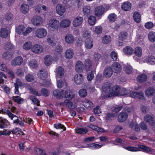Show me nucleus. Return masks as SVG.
<instances>
[{
  "label": "nucleus",
  "mask_w": 155,
  "mask_h": 155,
  "mask_svg": "<svg viewBox=\"0 0 155 155\" xmlns=\"http://www.w3.org/2000/svg\"><path fill=\"white\" fill-rule=\"evenodd\" d=\"M66 8L61 4H58L56 7V11L59 15H61L65 11Z\"/></svg>",
  "instance_id": "nucleus-10"
},
{
  "label": "nucleus",
  "mask_w": 155,
  "mask_h": 155,
  "mask_svg": "<svg viewBox=\"0 0 155 155\" xmlns=\"http://www.w3.org/2000/svg\"><path fill=\"white\" fill-rule=\"evenodd\" d=\"M84 79V77L81 74H76L74 77V82L77 84H82Z\"/></svg>",
  "instance_id": "nucleus-4"
},
{
  "label": "nucleus",
  "mask_w": 155,
  "mask_h": 155,
  "mask_svg": "<svg viewBox=\"0 0 155 155\" xmlns=\"http://www.w3.org/2000/svg\"><path fill=\"white\" fill-rule=\"evenodd\" d=\"M52 58L49 55L46 56L45 58V63L47 66H49L51 63Z\"/></svg>",
  "instance_id": "nucleus-39"
},
{
  "label": "nucleus",
  "mask_w": 155,
  "mask_h": 155,
  "mask_svg": "<svg viewBox=\"0 0 155 155\" xmlns=\"http://www.w3.org/2000/svg\"><path fill=\"white\" fill-rule=\"evenodd\" d=\"M113 73L112 69L110 67H106L104 71V75L106 78L110 77L112 75Z\"/></svg>",
  "instance_id": "nucleus-11"
},
{
  "label": "nucleus",
  "mask_w": 155,
  "mask_h": 155,
  "mask_svg": "<svg viewBox=\"0 0 155 155\" xmlns=\"http://www.w3.org/2000/svg\"><path fill=\"white\" fill-rule=\"evenodd\" d=\"M85 69L87 71L90 70L92 67V61L89 59H86L84 63Z\"/></svg>",
  "instance_id": "nucleus-24"
},
{
  "label": "nucleus",
  "mask_w": 155,
  "mask_h": 155,
  "mask_svg": "<svg viewBox=\"0 0 155 155\" xmlns=\"http://www.w3.org/2000/svg\"><path fill=\"white\" fill-rule=\"evenodd\" d=\"M54 127L56 129H62L64 131H65L66 129V127L64 126L61 123L54 124Z\"/></svg>",
  "instance_id": "nucleus-49"
},
{
  "label": "nucleus",
  "mask_w": 155,
  "mask_h": 155,
  "mask_svg": "<svg viewBox=\"0 0 155 155\" xmlns=\"http://www.w3.org/2000/svg\"><path fill=\"white\" fill-rule=\"evenodd\" d=\"M23 61V59L22 57L18 56L15 57L11 61V64L13 66H19L21 65Z\"/></svg>",
  "instance_id": "nucleus-3"
},
{
  "label": "nucleus",
  "mask_w": 155,
  "mask_h": 155,
  "mask_svg": "<svg viewBox=\"0 0 155 155\" xmlns=\"http://www.w3.org/2000/svg\"><path fill=\"white\" fill-rule=\"evenodd\" d=\"M5 49L6 50L12 49L13 48V45L10 42H8L6 43L5 45Z\"/></svg>",
  "instance_id": "nucleus-57"
},
{
  "label": "nucleus",
  "mask_w": 155,
  "mask_h": 155,
  "mask_svg": "<svg viewBox=\"0 0 155 155\" xmlns=\"http://www.w3.org/2000/svg\"><path fill=\"white\" fill-rule=\"evenodd\" d=\"M93 41L91 38L87 39L85 40V46L87 49L91 48L93 46Z\"/></svg>",
  "instance_id": "nucleus-26"
},
{
  "label": "nucleus",
  "mask_w": 155,
  "mask_h": 155,
  "mask_svg": "<svg viewBox=\"0 0 155 155\" xmlns=\"http://www.w3.org/2000/svg\"><path fill=\"white\" fill-rule=\"evenodd\" d=\"M65 40L67 43L71 44L74 41V37L71 34H68L65 37Z\"/></svg>",
  "instance_id": "nucleus-28"
},
{
  "label": "nucleus",
  "mask_w": 155,
  "mask_h": 155,
  "mask_svg": "<svg viewBox=\"0 0 155 155\" xmlns=\"http://www.w3.org/2000/svg\"><path fill=\"white\" fill-rule=\"evenodd\" d=\"M148 38L150 41L152 42L155 41V33L150 32L148 34Z\"/></svg>",
  "instance_id": "nucleus-41"
},
{
  "label": "nucleus",
  "mask_w": 155,
  "mask_h": 155,
  "mask_svg": "<svg viewBox=\"0 0 155 155\" xmlns=\"http://www.w3.org/2000/svg\"><path fill=\"white\" fill-rule=\"evenodd\" d=\"M138 147L147 152L151 151V150L150 148L145 145H139Z\"/></svg>",
  "instance_id": "nucleus-58"
},
{
  "label": "nucleus",
  "mask_w": 155,
  "mask_h": 155,
  "mask_svg": "<svg viewBox=\"0 0 155 155\" xmlns=\"http://www.w3.org/2000/svg\"><path fill=\"white\" fill-rule=\"evenodd\" d=\"M110 55L113 60L114 61L117 60V55L116 52L114 51H112L111 52Z\"/></svg>",
  "instance_id": "nucleus-56"
},
{
  "label": "nucleus",
  "mask_w": 155,
  "mask_h": 155,
  "mask_svg": "<svg viewBox=\"0 0 155 155\" xmlns=\"http://www.w3.org/2000/svg\"><path fill=\"white\" fill-rule=\"evenodd\" d=\"M124 69L126 73L128 74H131L133 71V69L131 66L128 64L124 65Z\"/></svg>",
  "instance_id": "nucleus-30"
},
{
  "label": "nucleus",
  "mask_w": 155,
  "mask_h": 155,
  "mask_svg": "<svg viewBox=\"0 0 155 155\" xmlns=\"http://www.w3.org/2000/svg\"><path fill=\"white\" fill-rule=\"evenodd\" d=\"M71 23L70 21L68 19L62 20L60 24L61 27L63 28L68 27Z\"/></svg>",
  "instance_id": "nucleus-33"
},
{
  "label": "nucleus",
  "mask_w": 155,
  "mask_h": 155,
  "mask_svg": "<svg viewBox=\"0 0 155 155\" xmlns=\"http://www.w3.org/2000/svg\"><path fill=\"white\" fill-rule=\"evenodd\" d=\"M87 132L88 130L87 129L83 128H78L76 130V132L80 134H84Z\"/></svg>",
  "instance_id": "nucleus-52"
},
{
  "label": "nucleus",
  "mask_w": 155,
  "mask_h": 155,
  "mask_svg": "<svg viewBox=\"0 0 155 155\" xmlns=\"http://www.w3.org/2000/svg\"><path fill=\"white\" fill-rule=\"evenodd\" d=\"M8 34V30L5 28H3L0 30V36L3 38H6Z\"/></svg>",
  "instance_id": "nucleus-29"
},
{
  "label": "nucleus",
  "mask_w": 155,
  "mask_h": 155,
  "mask_svg": "<svg viewBox=\"0 0 155 155\" xmlns=\"http://www.w3.org/2000/svg\"><path fill=\"white\" fill-rule=\"evenodd\" d=\"M31 42L30 41L27 42L24 45L23 48L25 50H28L31 48Z\"/></svg>",
  "instance_id": "nucleus-50"
},
{
  "label": "nucleus",
  "mask_w": 155,
  "mask_h": 155,
  "mask_svg": "<svg viewBox=\"0 0 155 155\" xmlns=\"http://www.w3.org/2000/svg\"><path fill=\"white\" fill-rule=\"evenodd\" d=\"M63 91L59 90H56L53 92L54 96L60 99H61L63 97Z\"/></svg>",
  "instance_id": "nucleus-22"
},
{
  "label": "nucleus",
  "mask_w": 155,
  "mask_h": 155,
  "mask_svg": "<svg viewBox=\"0 0 155 155\" xmlns=\"http://www.w3.org/2000/svg\"><path fill=\"white\" fill-rule=\"evenodd\" d=\"M38 62L35 60H33L29 62V66L32 68H35L38 66Z\"/></svg>",
  "instance_id": "nucleus-51"
},
{
  "label": "nucleus",
  "mask_w": 155,
  "mask_h": 155,
  "mask_svg": "<svg viewBox=\"0 0 155 155\" xmlns=\"http://www.w3.org/2000/svg\"><path fill=\"white\" fill-rule=\"evenodd\" d=\"M83 18L79 16L75 18L73 21V25L74 27H77L81 25L83 22Z\"/></svg>",
  "instance_id": "nucleus-8"
},
{
  "label": "nucleus",
  "mask_w": 155,
  "mask_h": 155,
  "mask_svg": "<svg viewBox=\"0 0 155 155\" xmlns=\"http://www.w3.org/2000/svg\"><path fill=\"white\" fill-rule=\"evenodd\" d=\"M111 40V38L110 36H105L103 38L102 42L103 43L107 44L110 43Z\"/></svg>",
  "instance_id": "nucleus-40"
},
{
  "label": "nucleus",
  "mask_w": 155,
  "mask_h": 155,
  "mask_svg": "<svg viewBox=\"0 0 155 155\" xmlns=\"http://www.w3.org/2000/svg\"><path fill=\"white\" fill-rule=\"evenodd\" d=\"M134 53L136 55L140 57L142 55V50L141 48L137 47L135 48Z\"/></svg>",
  "instance_id": "nucleus-48"
},
{
  "label": "nucleus",
  "mask_w": 155,
  "mask_h": 155,
  "mask_svg": "<svg viewBox=\"0 0 155 155\" xmlns=\"http://www.w3.org/2000/svg\"><path fill=\"white\" fill-rule=\"evenodd\" d=\"M59 24V21L55 19H51L49 21V26L54 28H57Z\"/></svg>",
  "instance_id": "nucleus-19"
},
{
  "label": "nucleus",
  "mask_w": 155,
  "mask_h": 155,
  "mask_svg": "<svg viewBox=\"0 0 155 155\" xmlns=\"http://www.w3.org/2000/svg\"><path fill=\"white\" fill-rule=\"evenodd\" d=\"M63 97L68 98L69 99H71L74 97V95H71V93L67 91L65 92V94L64 95H63Z\"/></svg>",
  "instance_id": "nucleus-46"
},
{
  "label": "nucleus",
  "mask_w": 155,
  "mask_h": 155,
  "mask_svg": "<svg viewBox=\"0 0 155 155\" xmlns=\"http://www.w3.org/2000/svg\"><path fill=\"white\" fill-rule=\"evenodd\" d=\"M14 56L13 54L9 51H6L2 55L3 58L6 60H11Z\"/></svg>",
  "instance_id": "nucleus-18"
},
{
  "label": "nucleus",
  "mask_w": 155,
  "mask_h": 155,
  "mask_svg": "<svg viewBox=\"0 0 155 155\" xmlns=\"http://www.w3.org/2000/svg\"><path fill=\"white\" fill-rule=\"evenodd\" d=\"M31 22L35 25H38L42 22V18L39 16H35L31 20Z\"/></svg>",
  "instance_id": "nucleus-20"
},
{
  "label": "nucleus",
  "mask_w": 155,
  "mask_h": 155,
  "mask_svg": "<svg viewBox=\"0 0 155 155\" xmlns=\"http://www.w3.org/2000/svg\"><path fill=\"white\" fill-rule=\"evenodd\" d=\"M94 74L92 71L87 74V78L89 81H91L94 78Z\"/></svg>",
  "instance_id": "nucleus-62"
},
{
  "label": "nucleus",
  "mask_w": 155,
  "mask_h": 155,
  "mask_svg": "<svg viewBox=\"0 0 155 155\" xmlns=\"http://www.w3.org/2000/svg\"><path fill=\"white\" fill-rule=\"evenodd\" d=\"M79 94L81 97H84L87 96V93L85 89H82L80 90L79 91Z\"/></svg>",
  "instance_id": "nucleus-47"
},
{
  "label": "nucleus",
  "mask_w": 155,
  "mask_h": 155,
  "mask_svg": "<svg viewBox=\"0 0 155 155\" xmlns=\"http://www.w3.org/2000/svg\"><path fill=\"white\" fill-rule=\"evenodd\" d=\"M56 76L57 77L61 78L64 75V71L62 67L59 66L56 68Z\"/></svg>",
  "instance_id": "nucleus-14"
},
{
  "label": "nucleus",
  "mask_w": 155,
  "mask_h": 155,
  "mask_svg": "<svg viewBox=\"0 0 155 155\" xmlns=\"http://www.w3.org/2000/svg\"><path fill=\"white\" fill-rule=\"evenodd\" d=\"M102 90L105 93H108V95H109L111 90L110 84L108 82L104 83L102 86Z\"/></svg>",
  "instance_id": "nucleus-15"
},
{
  "label": "nucleus",
  "mask_w": 155,
  "mask_h": 155,
  "mask_svg": "<svg viewBox=\"0 0 155 155\" xmlns=\"http://www.w3.org/2000/svg\"><path fill=\"white\" fill-rule=\"evenodd\" d=\"M155 93V90L153 87H150L147 88L145 94L147 96L153 95Z\"/></svg>",
  "instance_id": "nucleus-27"
},
{
  "label": "nucleus",
  "mask_w": 155,
  "mask_h": 155,
  "mask_svg": "<svg viewBox=\"0 0 155 155\" xmlns=\"http://www.w3.org/2000/svg\"><path fill=\"white\" fill-rule=\"evenodd\" d=\"M133 16L134 20L136 22L138 23L140 22L141 19V16L139 12H134Z\"/></svg>",
  "instance_id": "nucleus-31"
},
{
  "label": "nucleus",
  "mask_w": 155,
  "mask_h": 155,
  "mask_svg": "<svg viewBox=\"0 0 155 155\" xmlns=\"http://www.w3.org/2000/svg\"><path fill=\"white\" fill-rule=\"evenodd\" d=\"M153 26V23L151 22H148L145 23V28L148 29H150Z\"/></svg>",
  "instance_id": "nucleus-63"
},
{
  "label": "nucleus",
  "mask_w": 155,
  "mask_h": 155,
  "mask_svg": "<svg viewBox=\"0 0 155 155\" xmlns=\"http://www.w3.org/2000/svg\"><path fill=\"white\" fill-rule=\"evenodd\" d=\"M117 18L116 15L114 13L110 14L108 16V19L110 21H114Z\"/></svg>",
  "instance_id": "nucleus-54"
},
{
  "label": "nucleus",
  "mask_w": 155,
  "mask_h": 155,
  "mask_svg": "<svg viewBox=\"0 0 155 155\" xmlns=\"http://www.w3.org/2000/svg\"><path fill=\"white\" fill-rule=\"evenodd\" d=\"M129 90H127L125 88H122L120 90V96L127 95L129 93Z\"/></svg>",
  "instance_id": "nucleus-55"
},
{
  "label": "nucleus",
  "mask_w": 155,
  "mask_h": 155,
  "mask_svg": "<svg viewBox=\"0 0 155 155\" xmlns=\"http://www.w3.org/2000/svg\"><path fill=\"white\" fill-rule=\"evenodd\" d=\"M123 52L127 55H130L133 53L134 49L131 47L127 46L124 48Z\"/></svg>",
  "instance_id": "nucleus-25"
},
{
  "label": "nucleus",
  "mask_w": 155,
  "mask_h": 155,
  "mask_svg": "<svg viewBox=\"0 0 155 155\" xmlns=\"http://www.w3.org/2000/svg\"><path fill=\"white\" fill-rule=\"evenodd\" d=\"M30 99L31 100L32 102L34 103L35 104H36L37 106H39V101H38V99L34 97H30Z\"/></svg>",
  "instance_id": "nucleus-60"
},
{
  "label": "nucleus",
  "mask_w": 155,
  "mask_h": 155,
  "mask_svg": "<svg viewBox=\"0 0 155 155\" xmlns=\"http://www.w3.org/2000/svg\"><path fill=\"white\" fill-rule=\"evenodd\" d=\"M83 103L84 106L87 108H91L93 107V104L90 101L87 100Z\"/></svg>",
  "instance_id": "nucleus-42"
},
{
  "label": "nucleus",
  "mask_w": 155,
  "mask_h": 155,
  "mask_svg": "<svg viewBox=\"0 0 155 155\" xmlns=\"http://www.w3.org/2000/svg\"><path fill=\"white\" fill-rule=\"evenodd\" d=\"M36 36L40 38H44L47 35L46 29L44 28H39L36 31Z\"/></svg>",
  "instance_id": "nucleus-2"
},
{
  "label": "nucleus",
  "mask_w": 155,
  "mask_h": 155,
  "mask_svg": "<svg viewBox=\"0 0 155 155\" xmlns=\"http://www.w3.org/2000/svg\"><path fill=\"white\" fill-rule=\"evenodd\" d=\"M129 96L133 98H138L140 100L144 99L143 94L142 91L132 92L129 94Z\"/></svg>",
  "instance_id": "nucleus-6"
},
{
  "label": "nucleus",
  "mask_w": 155,
  "mask_h": 155,
  "mask_svg": "<svg viewBox=\"0 0 155 155\" xmlns=\"http://www.w3.org/2000/svg\"><path fill=\"white\" fill-rule=\"evenodd\" d=\"M128 36V34L126 31H122L120 33L119 35V39L123 40L126 39Z\"/></svg>",
  "instance_id": "nucleus-34"
},
{
  "label": "nucleus",
  "mask_w": 155,
  "mask_h": 155,
  "mask_svg": "<svg viewBox=\"0 0 155 155\" xmlns=\"http://www.w3.org/2000/svg\"><path fill=\"white\" fill-rule=\"evenodd\" d=\"M120 89L118 86H116L112 87L109 93L108 97H111L114 96H120Z\"/></svg>",
  "instance_id": "nucleus-1"
},
{
  "label": "nucleus",
  "mask_w": 155,
  "mask_h": 155,
  "mask_svg": "<svg viewBox=\"0 0 155 155\" xmlns=\"http://www.w3.org/2000/svg\"><path fill=\"white\" fill-rule=\"evenodd\" d=\"M34 77L33 75L30 74L27 75L25 77L26 80L28 82L33 81L34 80Z\"/></svg>",
  "instance_id": "nucleus-59"
},
{
  "label": "nucleus",
  "mask_w": 155,
  "mask_h": 155,
  "mask_svg": "<svg viewBox=\"0 0 155 155\" xmlns=\"http://www.w3.org/2000/svg\"><path fill=\"white\" fill-rule=\"evenodd\" d=\"M105 12V8L102 6L97 7L95 8V13L96 15L99 16L102 15Z\"/></svg>",
  "instance_id": "nucleus-13"
},
{
  "label": "nucleus",
  "mask_w": 155,
  "mask_h": 155,
  "mask_svg": "<svg viewBox=\"0 0 155 155\" xmlns=\"http://www.w3.org/2000/svg\"><path fill=\"white\" fill-rule=\"evenodd\" d=\"M140 126L141 129L143 130H147L148 127L147 124L144 122H142L140 123Z\"/></svg>",
  "instance_id": "nucleus-64"
},
{
  "label": "nucleus",
  "mask_w": 155,
  "mask_h": 155,
  "mask_svg": "<svg viewBox=\"0 0 155 155\" xmlns=\"http://www.w3.org/2000/svg\"><path fill=\"white\" fill-rule=\"evenodd\" d=\"M145 121L148 123L151 126H154L155 124V121L151 115L146 114L144 117Z\"/></svg>",
  "instance_id": "nucleus-12"
},
{
  "label": "nucleus",
  "mask_w": 155,
  "mask_h": 155,
  "mask_svg": "<svg viewBox=\"0 0 155 155\" xmlns=\"http://www.w3.org/2000/svg\"><path fill=\"white\" fill-rule=\"evenodd\" d=\"M74 53L71 49H69L67 50L65 53V56L66 58L70 59L72 58Z\"/></svg>",
  "instance_id": "nucleus-35"
},
{
  "label": "nucleus",
  "mask_w": 155,
  "mask_h": 155,
  "mask_svg": "<svg viewBox=\"0 0 155 155\" xmlns=\"http://www.w3.org/2000/svg\"><path fill=\"white\" fill-rule=\"evenodd\" d=\"M96 21V19L94 16H90L88 19V22L91 25H94Z\"/></svg>",
  "instance_id": "nucleus-44"
},
{
  "label": "nucleus",
  "mask_w": 155,
  "mask_h": 155,
  "mask_svg": "<svg viewBox=\"0 0 155 155\" xmlns=\"http://www.w3.org/2000/svg\"><path fill=\"white\" fill-rule=\"evenodd\" d=\"M128 116L126 112H121L118 116V121L120 123L123 122L127 120Z\"/></svg>",
  "instance_id": "nucleus-9"
},
{
  "label": "nucleus",
  "mask_w": 155,
  "mask_h": 155,
  "mask_svg": "<svg viewBox=\"0 0 155 155\" xmlns=\"http://www.w3.org/2000/svg\"><path fill=\"white\" fill-rule=\"evenodd\" d=\"M111 67L112 70L115 73H119L121 71V67L118 62H114L112 64Z\"/></svg>",
  "instance_id": "nucleus-7"
},
{
  "label": "nucleus",
  "mask_w": 155,
  "mask_h": 155,
  "mask_svg": "<svg viewBox=\"0 0 155 155\" xmlns=\"http://www.w3.org/2000/svg\"><path fill=\"white\" fill-rule=\"evenodd\" d=\"M115 114L111 113H108L106 116V119L107 122H110L115 117Z\"/></svg>",
  "instance_id": "nucleus-43"
},
{
  "label": "nucleus",
  "mask_w": 155,
  "mask_h": 155,
  "mask_svg": "<svg viewBox=\"0 0 155 155\" xmlns=\"http://www.w3.org/2000/svg\"><path fill=\"white\" fill-rule=\"evenodd\" d=\"M13 100L15 102H17L18 104H21L24 101V99L18 96H13Z\"/></svg>",
  "instance_id": "nucleus-45"
},
{
  "label": "nucleus",
  "mask_w": 155,
  "mask_h": 155,
  "mask_svg": "<svg viewBox=\"0 0 155 155\" xmlns=\"http://www.w3.org/2000/svg\"><path fill=\"white\" fill-rule=\"evenodd\" d=\"M43 47L38 44H36L31 48V51L36 54L41 53L43 51Z\"/></svg>",
  "instance_id": "nucleus-5"
},
{
  "label": "nucleus",
  "mask_w": 155,
  "mask_h": 155,
  "mask_svg": "<svg viewBox=\"0 0 155 155\" xmlns=\"http://www.w3.org/2000/svg\"><path fill=\"white\" fill-rule=\"evenodd\" d=\"M29 10L28 6L25 4H24L21 6V11L23 13L25 14Z\"/></svg>",
  "instance_id": "nucleus-36"
},
{
  "label": "nucleus",
  "mask_w": 155,
  "mask_h": 155,
  "mask_svg": "<svg viewBox=\"0 0 155 155\" xmlns=\"http://www.w3.org/2000/svg\"><path fill=\"white\" fill-rule=\"evenodd\" d=\"M131 4L130 2H127L124 3L121 5V8L125 11L129 10L131 8Z\"/></svg>",
  "instance_id": "nucleus-23"
},
{
  "label": "nucleus",
  "mask_w": 155,
  "mask_h": 155,
  "mask_svg": "<svg viewBox=\"0 0 155 155\" xmlns=\"http://www.w3.org/2000/svg\"><path fill=\"white\" fill-rule=\"evenodd\" d=\"M48 73L45 70H40L38 73V77L43 80H45L47 77Z\"/></svg>",
  "instance_id": "nucleus-17"
},
{
  "label": "nucleus",
  "mask_w": 155,
  "mask_h": 155,
  "mask_svg": "<svg viewBox=\"0 0 155 155\" xmlns=\"http://www.w3.org/2000/svg\"><path fill=\"white\" fill-rule=\"evenodd\" d=\"M147 76L146 74H141L137 76V80L140 83H143L147 81Z\"/></svg>",
  "instance_id": "nucleus-21"
},
{
  "label": "nucleus",
  "mask_w": 155,
  "mask_h": 155,
  "mask_svg": "<svg viewBox=\"0 0 155 155\" xmlns=\"http://www.w3.org/2000/svg\"><path fill=\"white\" fill-rule=\"evenodd\" d=\"M64 104L67 105L68 108L70 109H74L76 107V106L73 103L68 100H66L64 101Z\"/></svg>",
  "instance_id": "nucleus-32"
},
{
  "label": "nucleus",
  "mask_w": 155,
  "mask_h": 155,
  "mask_svg": "<svg viewBox=\"0 0 155 155\" xmlns=\"http://www.w3.org/2000/svg\"><path fill=\"white\" fill-rule=\"evenodd\" d=\"M25 28V27L23 25H19L16 27V32L19 34H20L22 33L23 34V31Z\"/></svg>",
  "instance_id": "nucleus-37"
},
{
  "label": "nucleus",
  "mask_w": 155,
  "mask_h": 155,
  "mask_svg": "<svg viewBox=\"0 0 155 155\" xmlns=\"http://www.w3.org/2000/svg\"><path fill=\"white\" fill-rule=\"evenodd\" d=\"M102 28L100 26H96L95 28L94 31L97 34H100L102 32Z\"/></svg>",
  "instance_id": "nucleus-61"
},
{
  "label": "nucleus",
  "mask_w": 155,
  "mask_h": 155,
  "mask_svg": "<svg viewBox=\"0 0 155 155\" xmlns=\"http://www.w3.org/2000/svg\"><path fill=\"white\" fill-rule=\"evenodd\" d=\"M75 70L77 72L80 73L83 71L84 65L80 61L77 62L75 66Z\"/></svg>",
  "instance_id": "nucleus-16"
},
{
  "label": "nucleus",
  "mask_w": 155,
  "mask_h": 155,
  "mask_svg": "<svg viewBox=\"0 0 155 155\" xmlns=\"http://www.w3.org/2000/svg\"><path fill=\"white\" fill-rule=\"evenodd\" d=\"M55 51L57 53L60 54L62 52L63 49L61 46L59 45H58L55 48Z\"/></svg>",
  "instance_id": "nucleus-53"
},
{
  "label": "nucleus",
  "mask_w": 155,
  "mask_h": 155,
  "mask_svg": "<svg viewBox=\"0 0 155 155\" xmlns=\"http://www.w3.org/2000/svg\"><path fill=\"white\" fill-rule=\"evenodd\" d=\"M90 7L89 6H84L83 8V11L84 14L86 15H88L90 14Z\"/></svg>",
  "instance_id": "nucleus-38"
}]
</instances>
